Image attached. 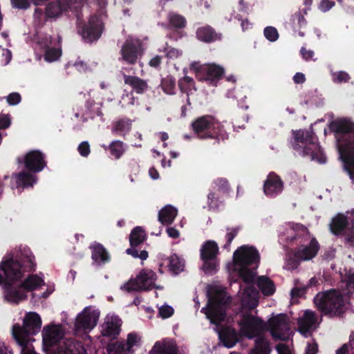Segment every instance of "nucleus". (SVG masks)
<instances>
[{
  "mask_svg": "<svg viewBox=\"0 0 354 354\" xmlns=\"http://www.w3.org/2000/svg\"><path fill=\"white\" fill-rule=\"evenodd\" d=\"M263 34L265 37L270 41H275L279 38V33L277 30L273 26H267L264 28Z\"/></svg>",
  "mask_w": 354,
  "mask_h": 354,
  "instance_id": "47",
  "label": "nucleus"
},
{
  "mask_svg": "<svg viewBox=\"0 0 354 354\" xmlns=\"http://www.w3.org/2000/svg\"><path fill=\"white\" fill-rule=\"evenodd\" d=\"M46 156L39 150H32L24 156V167L29 171L39 173L47 165Z\"/></svg>",
  "mask_w": 354,
  "mask_h": 354,
  "instance_id": "15",
  "label": "nucleus"
},
{
  "mask_svg": "<svg viewBox=\"0 0 354 354\" xmlns=\"http://www.w3.org/2000/svg\"><path fill=\"white\" fill-rule=\"evenodd\" d=\"M335 6V2L330 0H322L319 9L323 12H327Z\"/></svg>",
  "mask_w": 354,
  "mask_h": 354,
  "instance_id": "60",
  "label": "nucleus"
},
{
  "mask_svg": "<svg viewBox=\"0 0 354 354\" xmlns=\"http://www.w3.org/2000/svg\"><path fill=\"white\" fill-rule=\"evenodd\" d=\"M61 55V50L55 48H49L46 50L44 57L48 62H53L57 59Z\"/></svg>",
  "mask_w": 354,
  "mask_h": 354,
  "instance_id": "48",
  "label": "nucleus"
},
{
  "mask_svg": "<svg viewBox=\"0 0 354 354\" xmlns=\"http://www.w3.org/2000/svg\"><path fill=\"white\" fill-rule=\"evenodd\" d=\"M89 249L94 263L102 266L110 262L111 256L102 244L95 243L89 246Z\"/></svg>",
  "mask_w": 354,
  "mask_h": 354,
  "instance_id": "20",
  "label": "nucleus"
},
{
  "mask_svg": "<svg viewBox=\"0 0 354 354\" xmlns=\"http://www.w3.org/2000/svg\"><path fill=\"white\" fill-rule=\"evenodd\" d=\"M238 324L243 335L248 339L259 336L268 330L274 340L287 341L292 333L287 315L283 313L270 318L268 324L252 314L243 313Z\"/></svg>",
  "mask_w": 354,
  "mask_h": 354,
  "instance_id": "2",
  "label": "nucleus"
},
{
  "mask_svg": "<svg viewBox=\"0 0 354 354\" xmlns=\"http://www.w3.org/2000/svg\"><path fill=\"white\" fill-rule=\"evenodd\" d=\"M140 339V337L136 333H130L128 334L127 342L125 343L128 351H130L133 346L138 345Z\"/></svg>",
  "mask_w": 354,
  "mask_h": 354,
  "instance_id": "52",
  "label": "nucleus"
},
{
  "mask_svg": "<svg viewBox=\"0 0 354 354\" xmlns=\"http://www.w3.org/2000/svg\"><path fill=\"white\" fill-rule=\"evenodd\" d=\"M156 274L153 270L143 269L136 279H130L122 287V289H124L127 292L150 290L156 288Z\"/></svg>",
  "mask_w": 354,
  "mask_h": 354,
  "instance_id": "12",
  "label": "nucleus"
},
{
  "mask_svg": "<svg viewBox=\"0 0 354 354\" xmlns=\"http://www.w3.org/2000/svg\"><path fill=\"white\" fill-rule=\"evenodd\" d=\"M316 321L315 313L310 310H306L303 317L298 320L299 331L302 333L308 332L315 325Z\"/></svg>",
  "mask_w": 354,
  "mask_h": 354,
  "instance_id": "29",
  "label": "nucleus"
},
{
  "mask_svg": "<svg viewBox=\"0 0 354 354\" xmlns=\"http://www.w3.org/2000/svg\"><path fill=\"white\" fill-rule=\"evenodd\" d=\"M33 17L38 24L41 26H43L49 18L46 16V12L44 13L43 10L39 8L35 9Z\"/></svg>",
  "mask_w": 354,
  "mask_h": 354,
  "instance_id": "51",
  "label": "nucleus"
},
{
  "mask_svg": "<svg viewBox=\"0 0 354 354\" xmlns=\"http://www.w3.org/2000/svg\"><path fill=\"white\" fill-rule=\"evenodd\" d=\"M104 28L101 15L95 13L90 16L87 23L79 26L78 32L85 41L91 43L100 39Z\"/></svg>",
  "mask_w": 354,
  "mask_h": 354,
  "instance_id": "11",
  "label": "nucleus"
},
{
  "mask_svg": "<svg viewBox=\"0 0 354 354\" xmlns=\"http://www.w3.org/2000/svg\"><path fill=\"white\" fill-rule=\"evenodd\" d=\"M111 155L115 159H119L124 153V143L120 140H114L109 145Z\"/></svg>",
  "mask_w": 354,
  "mask_h": 354,
  "instance_id": "41",
  "label": "nucleus"
},
{
  "mask_svg": "<svg viewBox=\"0 0 354 354\" xmlns=\"http://www.w3.org/2000/svg\"><path fill=\"white\" fill-rule=\"evenodd\" d=\"M174 313V308L168 305H164L159 308V314L162 318H169Z\"/></svg>",
  "mask_w": 354,
  "mask_h": 354,
  "instance_id": "56",
  "label": "nucleus"
},
{
  "mask_svg": "<svg viewBox=\"0 0 354 354\" xmlns=\"http://www.w3.org/2000/svg\"><path fill=\"white\" fill-rule=\"evenodd\" d=\"M201 259L203 261V270L207 274H213L217 270L216 262L218 246L214 241H206L200 250Z\"/></svg>",
  "mask_w": 354,
  "mask_h": 354,
  "instance_id": "13",
  "label": "nucleus"
},
{
  "mask_svg": "<svg viewBox=\"0 0 354 354\" xmlns=\"http://www.w3.org/2000/svg\"><path fill=\"white\" fill-rule=\"evenodd\" d=\"M168 28L169 29L180 30L183 29L187 26L185 17L174 12H169L167 15Z\"/></svg>",
  "mask_w": 354,
  "mask_h": 354,
  "instance_id": "33",
  "label": "nucleus"
},
{
  "mask_svg": "<svg viewBox=\"0 0 354 354\" xmlns=\"http://www.w3.org/2000/svg\"><path fill=\"white\" fill-rule=\"evenodd\" d=\"M283 190V182L279 176L274 172H270L263 184L265 194L269 197H275Z\"/></svg>",
  "mask_w": 354,
  "mask_h": 354,
  "instance_id": "18",
  "label": "nucleus"
},
{
  "mask_svg": "<svg viewBox=\"0 0 354 354\" xmlns=\"http://www.w3.org/2000/svg\"><path fill=\"white\" fill-rule=\"evenodd\" d=\"M137 247L138 246H131L130 248H128L126 250V252L134 258H139L142 261L146 260L149 256L148 252L145 250L139 252V250L137 249Z\"/></svg>",
  "mask_w": 354,
  "mask_h": 354,
  "instance_id": "45",
  "label": "nucleus"
},
{
  "mask_svg": "<svg viewBox=\"0 0 354 354\" xmlns=\"http://www.w3.org/2000/svg\"><path fill=\"white\" fill-rule=\"evenodd\" d=\"M64 333L61 326L57 325H48L42 330V342L45 348H50L56 346L63 338Z\"/></svg>",
  "mask_w": 354,
  "mask_h": 354,
  "instance_id": "17",
  "label": "nucleus"
},
{
  "mask_svg": "<svg viewBox=\"0 0 354 354\" xmlns=\"http://www.w3.org/2000/svg\"><path fill=\"white\" fill-rule=\"evenodd\" d=\"M344 277L346 282V287L348 289H354V273L349 271L346 273Z\"/></svg>",
  "mask_w": 354,
  "mask_h": 354,
  "instance_id": "62",
  "label": "nucleus"
},
{
  "mask_svg": "<svg viewBox=\"0 0 354 354\" xmlns=\"http://www.w3.org/2000/svg\"><path fill=\"white\" fill-rule=\"evenodd\" d=\"M350 79L349 74L345 71H339L333 74V80L337 84L348 82Z\"/></svg>",
  "mask_w": 354,
  "mask_h": 354,
  "instance_id": "49",
  "label": "nucleus"
},
{
  "mask_svg": "<svg viewBox=\"0 0 354 354\" xmlns=\"http://www.w3.org/2000/svg\"><path fill=\"white\" fill-rule=\"evenodd\" d=\"M121 325L122 320L117 316H112L110 321L102 324L101 333L104 337L115 339L120 332Z\"/></svg>",
  "mask_w": 354,
  "mask_h": 354,
  "instance_id": "24",
  "label": "nucleus"
},
{
  "mask_svg": "<svg viewBox=\"0 0 354 354\" xmlns=\"http://www.w3.org/2000/svg\"><path fill=\"white\" fill-rule=\"evenodd\" d=\"M256 337L254 354H270L271 351L270 342L262 334Z\"/></svg>",
  "mask_w": 354,
  "mask_h": 354,
  "instance_id": "36",
  "label": "nucleus"
},
{
  "mask_svg": "<svg viewBox=\"0 0 354 354\" xmlns=\"http://www.w3.org/2000/svg\"><path fill=\"white\" fill-rule=\"evenodd\" d=\"M122 60L130 65L135 64L142 55L141 44L127 40L120 50Z\"/></svg>",
  "mask_w": 354,
  "mask_h": 354,
  "instance_id": "16",
  "label": "nucleus"
},
{
  "mask_svg": "<svg viewBox=\"0 0 354 354\" xmlns=\"http://www.w3.org/2000/svg\"><path fill=\"white\" fill-rule=\"evenodd\" d=\"M77 151L82 157H88L91 153V148L88 142H82L77 147Z\"/></svg>",
  "mask_w": 354,
  "mask_h": 354,
  "instance_id": "54",
  "label": "nucleus"
},
{
  "mask_svg": "<svg viewBox=\"0 0 354 354\" xmlns=\"http://www.w3.org/2000/svg\"><path fill=\"white\" fill-rule=\"evenodd\" d=\"M256 284L261 293L265 296H270L275 292L274 283L266 276H259L257 279Z\"/></svg>",
  "mask_w": 354,
  "mask_h": 354,
  "instance_id": "31",
  "label": "nucleus"
},
{
  "mask_svg": "<svg viewBox=\"0 0 354 354\" xmlns=\"http://www.w3.org/2000/svg\"><path fill=\"white\" fill-rule=\"evenodd\" d=\"M207 203L209 208L217 209L220 205L219 198L216 196L214 192H209L207 196Z\"/></svg>",
  "mask_w": 354,
  "mask_h": 354,
  "instance_id": "53",
  "label": "nucleus"
},
{
  "mask_svg": "<svg viewBox=\"0 0 354 354\" xmlns=\"http://www.w3.org/2000/svg\"><path fill=\"white\" fill-rule=\"evenodd\" d=\"M177 209L168 205L158 212V221L163 225H170L177 216Z\"/></svg>",
  "mask_w": 354,
  "mask_h": 354,
  "instance_id": "32",
  "label": "nucleus"
},
{
  "mask_svg": "<svg viewBox=\"0 0 354 354\" xmlns=\"http://www.w3.org/2000/svg\"><path fill=\"white\" fill-rule=\"evenodd\" d=\"M41 326L40 316L35 312L27 313L23 320V325L15 324L12 326V334L17 344H31L35 341L33 335L37 334Z\"/></svg>",
  "mask_w": 354,
  "mask_h": 354,
  "instance_id": "8",
  "label": "nucleus"
},
{
  "mask_svg": "<svg viewBox=\"0 0 354 354\" xmlns=\"http://www.w3.org/2000/svg\"><path fill=\"white\" fill-rule=\"evenodd\" d=\"M190 70L194 72L196 79L201 82H206L208 84L216 86L223 77L225 68L216 64H201L194 62L190 65Z\"/></svg>",
  "mask_w": 354,
  "mask_h": 354,
  "instance_id": "10",
  "label": "nucleus"
},
{
  "mask_svg": "<svg viewBox=\"0 0 354 354\" xmlns=\"http://www.w3.org/2000/svg\"><path fill=\"white\" fill-rule=\"evenodd\" d=\"M166 57L170 59H176L179 55V50L175 48L167 47L165 48Z\"/></svg>",
  "mask_w": 354,
  "mask_h": 354,
  "instance_id": "61",
  "label": "nucleus"
},
{
  "mask_svg": "<svg viewBox=\"0 0 354 354\" xmlns=\"http://www.w3.org/2000/svg\"><path fill=\"white\" fill-rule=\"evenodd\" d=\"M169 266L170 270L175 273H178L182 270L181 268L183 265L178 257L176 254H172L169 258Z\"/></svg>",
  "mask_w": 354,
  "mask_h": 354,
  "instance_id": "46",
  "label": "nucleus"
},
{
  "mask_svg": "<svg viewBox=\"0 0 354 354\" xmlns=\"http://www.w3.org/2000/svg\"><path fill=\"white\" fill-rule=\"evenodd\" d=\"M330 130L335 133L336 146L344 169L351 179H354V123L346 119L333 121Z\"/></svg>",
  "mask_w": 354,
  "mask_h": 354,
  "instance_id": "3",
  "label": "nucleus"
},
{
  "mask_svg": "<svg viewBox=\"0 0 354 354\" xmlns=\"http://www.w3.org/2000/svg\"><path fill=\"white\" fill-rule=\"evenodd\" d=\"M306 292V288H297L295 287L291 290V295L292 297H302Z\"/></svg>",
  "mask_w": 354,
  "mask_h": 354,
  "instance_id": "63",
  "label": "nucleus"
},
{
  "mask_svg": "<svg viewBox=\"0 0 354 354\" xmlns=\"http://www.w3.org/2000/svg\"><path fill=\"white\" fill-rule=\"evenodd\" d=\"M57 354H84V352L76 348L73 342L67 341L58 346Z\"/></svg>",
  "mask_w": 354,
  "mask_h": 354,
  "instance_id": "37",
  "label": "nucleus"
},
{
  "mask_svg": "<svg viewBox=\"0 0 354 354\" xmlns=\"http://www.w3.org/2000/svg\"><path fill=\"white\" fill-rule=\"evenodd\" d=\"M241 227H227V234L225 235L226 243L223 245V248L229 250L230 246L233 241V239L237 236L238 233L241 230Z\"/></svg>",
  "mask_w": 354,
  "mask_h": 354,
  "instance_id": "43",
  "label": "nucleus"
},
{
  "mask_svg": "<svg viewBox=\"0 0 354 354\" xmlns=\"http://www.w3.org/2000/svg\"><path fill=\"white\" fill-rule=\"evenodd\" d=\"M147 239L145 230L140 226L134 227L130 234L129 242L131 246H138Z\"/></svg>",
  "mask_w": 354,
  "mask_h": 354,
  "instance_id": "35",
  "label": "nucleus"
},
{
  "mask_svg": "<svg viewBox=\"0 0 354 354\" xmlns=\"http://www.w3.org/2000/svg\"><path fill=\"white\" fill-rule=\"evenodd\" d=\"M227 303V299L223 292L217 290L214 295L209 297L208 305L216 307H222Z\"/></svg>",
  "mask_w": 354,
  "mask_h": 354,
  "instance_id": "42",
  "label": "nucleus"
},
{
  "mask_svg": "<svg viewBox=\"0 0 354 354\" xmlns=\"http://www.w3.org/2000/svg\"><path fill=\"white\" fill-rule=\"evenodd\" d=\"M196 38L204 43H213L221 39V33L217 32L209 25H205L197 28L196 31Z\"/></svg>",
  "mask_w": 354,
  "mask_h": 354,
  "instance_id": "21",
  "label": "nucleus"
},
{
  "mask_svg": "<svg viewBox=\"0 0 354 354\" xmlns=\"http://www.w3.org/2000/svg\"><path fill=\"white\" fill-rule=\"evenodd\" d=\"M201 311L205 313L207 317L210 320L212 324L216 326L223 322L226 316L225 311L223 307H216L208 305L206 310L203 308Z\"/></svg>",
  "mask_w": 354,
  "mask_h": 354,
  "instance_id": "28",
  "label": "nucleus"
},
{
  "mask_svg": "<svg viewBox=\"0 0 354 354\" xmlns=\"http://www.w3.org/2000/svg\"><path fill=\"white\" fill-rule=\"evenodd\" d=\"M131 128V120L129 118H122L118 120L113 129V132H116L118 135H122L129 132Z\"/></svg>",
  "mask_w": 354,
  "mask_h": 354,
  "instance_id": "38",
  "label": "nucleus"
},
{
  "mask_svg": "<svg viewBox=\"0 0 354 354\" xmlns=\"http://www.w3.org/2000/svg\"><path fill=\"white\" fill-rule=\"evenodd\" d=\"M313 301L319 312L330 317H341L346 311V299L340 291L335 289L319 292Z\"/></svg>",
  "mask_w": 354,
  "mask_h": 354,
  "instance_id": "6",
  "label": "nucleus"
},
{
  "mask_svg": "<svg viewBox=\"0 0 354 354\" xmlns=\"http://www.w3.org/2000/svg\"><path fill=\"white\" fill-rule=\"evenodd\" d=\"M160 86L167 95H174L176 93V80L174 77L168 75L162 79Z\"/></svg>",
  "mask_w": 354,
  "mask_h": 354,
  "instance_id": "39",
  "label": "nucleus"
},
{
  "mask_svg": "<svg viewBox=\"0 0 354 354\" xmlns=\"http://www.w3.org/2000/svg\"><path fill=\"white\" fill-rule=\"evenodd\" d=\"M100 317V311L93 310L91 307H86L80 313L75 322V328L78 330H91L97 324Z\"/></svg>",
  "mask_w": 354,
  "mask_h": 354,
  "instance_id": "14",
  "label": "nucleus"
},
{
  "mask_svg": "<svg viewBox=\"0 0 354 354\" xmlns=\"http://www.w3.org/2000/svg\"><path fill=\"white\" fill-rule=\"evenodd\" d=\"M301 261L302 260L295 256V253L293 256L289 257L287 260V266L288 269H297L299 267Z\"/></svg>",
  "mask_w": 354,
  "mask_h": 354,
  "instance_id": "57",
  "label": "nucleus"
},
{
  "mask_svg": "<svg viewBox=\"0 0 354 354\" xmlns=\"http://www.w3.org/2000/svg\"><path fill=\"white\" fill-rule=\"evenodd\" d=\"M177 346L173 341L164 339L155 343L150 354H177Z\"/></svg>",
  "mask_w": 354,
  "mask_h": 354,
  "instance_id": "27",
  "label": "nucleus"
},
{
  "mask_svg": "<svg viewBox=\"0 0 354 354\" xmlns=\"http://www.w3.org/2000/svg\"><path fill=\"white\" fill-rule=\"evenodd\" d=\"M259 261V252L254 246L242 245L237 248L233 254L234 270L248 286H254L257 274L256 272L248 267L253 265L257 267Z\"/></svg>",
  "mask_w": 354,
  "mask_h": 354,
  "instance_id": "4",
  "label": "nucleus"
},
{
  "mask_svg": "<svg viewBox=\"0 0 354 354\" xmlns=\"http://www.w3.org/2000/svg\"><path fill=\"white\" fill-rule=\"evenodd\" d=\"M77 0H56L49 3L46 6V16L49 18L59 17L64 12L68 11Z\"/></svg>",
  "mask_w": 354,
  "mask_h": 354,
  "instance_id": "19",
  "label": "nucleus"
},
{
  "mask_svg": "<svg viewBox=\"0 0 354 354\" xmlns=\"http://www.w3.org/2000/svg\"><path fill=\"white\" fill-rule=\"evenodd\" d=\"M11 6L15 9L28 10L31 6L30 0H10Z\"/></svg>",
  "mask_w": 354,
  "mask_h": 354,
  "instance_id": "50",
  "label": "nucleus"
},
{
  "mask_svg": "<svg viewBox=\"0 0 354 354\" xmlns=\"http://www.w3.org/2000/svg\"><path fill=\"white\" fill-rule=\"evenodd\" d=\"M259 292L254 286H248L243 288L241 304L250 310L256 308L259 304Z\"/></svg>",
  "mask_w": 354,
  "mask_h": 354,
  "instance_id": "22",
  "label": "nucleus"
},
{
  "mask_svg": "<svg viewBox=\"0 0 354 354\" xmlns=\"http://www.w3.org/2000/svg\"><path fill=\"white\" fill-rule=\"evenodd\" d=\"M293 148L300 156L309 158L320 164L325 163L326 158L317 142V138L313 131L299 130L294 131Z\"/></svg>",
  "mask_w": 354,
  "mask_h": 354,
  "instance_id": "5",
  "label": "nucleus"
},
{
  "mask_svg": "<svg viewBox=\"0 0 354 354\" xmlns=\"http://www.w3.org/2000/svg\"><path fill=\"white\" fill-rule=\"evenodd\" d=\"M291 241H295L298 245L295 250V256L302 261L313 259L319 250V244L317 239L311 237L307 227L302 225L299 226V230Z\"/></svg>",
  "mask_w": 354,
  "mask_h": 354,
  "instance_id": "9",
  "label": "nucleus"
},
{
  "mask_svg": "<svg viewBox=\"0 0 354 354\" xmlns=\"http://www.w3.org/2000/svg\"><path fill=\"white\" fill-rule=\"evenodd\" d=\"M218 336L223 345L227 348L233 347L239 339L237 331L230 326L223 328L219 331Z\"/></svg>",
  "mask_w": 354,
  "mask_h": 354,
  "instance_id": "26",
  "label": "nucleus"
},
{
  "mask_svg": "<svg viewBox=\"0 0 354 354\" xmlns=\"http://www.w3.org/2000/svg\"><path fill=\"white\" fill-rule=\"evenodd\" d=\"M191 128L200 139L224 140L227 134L221 123L212 115L197 117L191 123Z\"/></svg>",
  "mask_w": 354,
  "mask_h": 354,
  "instance_id": "7",
  "label": "nucleus"
},
{
  "mask_svg": "<svg viewBox=\"0 0 354 354\" xmlns=\"http://www.w3.org/2000/svg\"><path fill=\"white\" fill-rule=\"evenodd\" d=\"M8 104L10 106H15L21 101V96L19 93L13 92L6 97Z\"/></svg>",
  "mask_w": 354,
  "mask_h": 354,
  "instance_id": "55",
  "label": "nucleus"
},
{
  "mask_svg": "<svg viewBox=\"0 0 354 354\" xmlns=\"http://www.w3.org/2000/svg\"><path fill=\"white\" fill-rule=\"evenodd\" d=\"M178 85L180 92L186 94L187 102L190 105V93L192 90H196L194 79L189 76H184L178 80Z\"/></svg>",
  "mask_w": 354,
  "mask_h": 354,
  "instance_id": "34",
  "label": "nucleus"
},
{
  "mask_svg": "<svg viewBox=\"0 0 354 354\" xmlns=\"http://www.w3.org/2000/svg\"><path fill=\"white\" fill-rule=\"evenodd\" d=\"M124 82L126 85L131 88V93L136 94H143L149 89V85L147 80H145L136 75H129L123 74Z\"/></svg>",
  "mask_w": 354,
  "mask_h": 354,
  "instance_id": "23",
  "label": "nucleus"
},
{
  "mask_svg": "<svg viewBox=\"0 0 354 354\" xmlns=\"http://www.w3.org/2000/svg\"><path fill=\"white\" fill-rule=\"evenodd\" d=\"M344 235V244L346 248H354V222L351 223L350 227L348 228Z\"/></svg>",
  "mask_w": 354,
  "mask_h": 354,
  "instance_id": "44",
  "label": "nucleus"
},
{
  "mask_svg": "<svg viewBox=\"0 0 354 354\" xmlns=\"http://www.w3.org/2000/svg\"><path fill=\"white\" fill-rule=\"evenodd\" d=\"M36 269L35 258L28 247L19 248L0 264V285H3L5 299L13 304H19L27 298V292L34 291L45 283L41 277L37 274H29L21 281L25 272H34Z\"/></svg>",
  "mask_w": 354,
  "mask_h": 354,
  "instance_id": "1",
  "label": "nucleus"
},
{
  "mask_svg": "<svg viewBox=\"0 0 354 354\" xmlns=\"http://www.w3.org/2000/svg\"><path fill=\"white\" fill-rule=\"evenodd\" d=\"M37 182V176L26 171L15 174L16 187H32Z\"/></svg>",
  "mask_w": 354,
  "mask_h": 354,
  "instance_id": "30",
  "label": "nucleus"
},
{
  "mask_svg": "<svg viewBox=\"0 0 354 354\" xmlns=\"http://www.w3.org/2000/svg\"><path fill=\"white\" fill-rule=\"evenodd\" d=\"M348 227H350L348 217L341 213L334 216L330 223V232L336 236L343 234Z\"/></svg>",
  "mask_w": 354,
  "mask_h": 354,
  "instance_id": "25",
  "label": "nucleus"
},
{
  "mask_svg": "<svg viewBox=\"0 0 354 354\" xmlns=\"http://www.w3.org/2000/svg\"><path fill=\"white\" fill-rule=\"evenodd\" d=\"M11 124L9 115L0 114V129H6Z\"/></svg>",
  "mask_w": 354,
  "mask_h": 354,
  "instance_id": "58",
  "label": "nucleus"
},
{
  "mask_svg": "<svg viewBox=\"0 0 354 354\" xmlns=\"http://www.w3.org/2000/svg\"><path fill=\"white\" fill-rule=\"evenodd\" d=\"M73 65L80 72H86L88 68V64L80 58L77 59Z\"/></svg>",
  "mask_w": 354,
  "mask_h": 354,
  "instance_id": "59",
  "label": "nucleus"
},
{
  "mask_svg": "<svg viewBox=\"0 0 354 354\" xmlns=\"http://www.w3.org/2000/svg\"><path fill=\"white\" fill-rule=\"evenodd\" d=\"M276 350L278 354H291L287 345L284 344H279L276 346Z\"/></svg>",
  "mask_w": 354,
  "mask_h": 354,
  "instance_id": "64",
  "label": "nucleus"
},
{
  "mask_svg": "<svg viewBox=\"0 0 354 354\" xmlns=\"http://www.w3.org/2000/svg\"><path fill=\"white\" fill-rule=\"evenodd\" d=\"M107 352L109 354H127L129 351L126 347L125 342L117 341L107 346Z\"/></svg>",
  "mask_w": 354,
  "mask_h": 354,
  "instance_id": "40",
  "label": "nucleus"
}]
</instances>
